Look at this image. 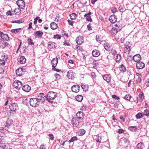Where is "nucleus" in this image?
I'll list each match as a JSON object with an SVG mask.
<instances>
[{"label": "nucleus", "mask_w": 149, "mask_h": 149, "mask_svg": "<svg viewBox=\"0 0 149 149\" xmlns=\"http://www.w3.org/2000/svg\"><path fill=\"white\" fill-rule=\"evenodd\" d=\"M10 45L2 39H0V47L4 49L5 47L9 48Z\"/></svg>", "instance_id": "nucleus-1"}, {"label": "nucleus", "mask_w": 149, "mask_h": 149, "mask_svg": "<svg viewBox=\"0 0 149 149\" xmlns=\"http://www.w3.org/2000/svg\"><path fill=\"white\" fill-rule=\"evenodd\" d=\"M30 105L32 107H36L38 106L39 103L36 98H32L30 100Z\"/></svg>", "instance_id": "nucleus-2"}, {"label": "nucleus", "mask_w": 149, "mask_h": 149, "mask_svg": "<svg viewBox=\"0 0 149 149\" xmlns=\"http://www.w3.org/2000/svg\"><path fill=\"white\" fill-rule=\"evenodd\" d=\"M56 97V93L54 92H50L47 95V99L48 100H54Z\"/></svg>", "instance_id": "nucleus-3"}, {"label": "nucleus", "mask_w": 149, "mask_h": 149, "mask_svg": "<svg viewBox=\"0 0 149 149\" xmlns=\"http://www.w3.org/2000/svg\"><path fill=\"white\" fill-rule=\"evenodd\" d=\"M22 84L21 82L18 80L15 81L13 84V86L16 89H19L22 86Z\"/></svg>", "instance_id": "nucleus-4"}, {"label": "nucleus", "mask_w": 149, "mask_h": 149, "mask_svg": "<svg viewBox=\"0 0 149 149\" xmlns=\"http://www.w3.org/2000/svg\"><path fill=\"white\" fill-rule=\"evenodd\" d=\"M9 108L11 111H15L19 109L18 106L16 103H13L10 104Z\"/></svg>", "instance_id": "nucleus-5"}, {"label": "nucleus", "mask_w": 149, "mask_h": 149, "mask_svg": "<svg viewBox=\"0 0 149 149\" xmlns=\"http://www.w3.org/2000/svg\"><path fill=\"white\" fill-rule=\"evenodd\" d=\"M79 120L76 118H73L72 120V123L74 127H77L79 124Z\"/></svg>", "instance_id": "nucleus-6"}, {"label": "nucleus", "mask_w": 149, "mask_h": 149, "mask_svg": "<svg viewBox=\"0 0 149 149\" xmlns=\"http://www.w3.org/2000/svg\"><path fill=\"white\" fill-rule=\"evenodd\" d=\"M16 3L19 7L21 9H23L24 8L25 4L23 0H18Z\"/></svg>", "instance_id": "nucleus-7"}, {"label": "nucleus", "mask_w": 149, "mask_h": 149, "mask_svg": "<svg viewBox=\"0 0 149 149\" xmlns=\"http://www.w3.org/2000/svg\"><path fill=\"white\" fill-rule=\"evenodd\" d=\"M121 28L122 27L120 26L118 27L117 28H113L111 30L110 32L111 34L112 35H116L118 31L121 30Z\"/></svg>", "instance_id": "nucleus-8"}, {"label": "nucleus", "mask_w": 149, "mask_h": 149, "mask_svg": "<svg viewBox=\"0 0 149 149\" xmlns=\"http://www.w3.org/2000/svg\"><path fill=\"white\" fill-rule=\"evenodd\" d=\"M17 61L20 64H23L25 63L26 59L24 56H19L17 58Z\"/></svg>", "instance_id": "nucleus-9"}, {"label": "nucleus", "mask_w": 149, "mask_h": 149, "mask_svg": "<svg viewBox=\"0 0 149 149\" xmlns=\"http://www.w3.org/2000/svg\"><path fill=\"white\" fill-rule=\"evenodd\" d=\"M25 70L23 68H19L17 69L16 71L17 75L19 76H22L23 74V72Z\"/></svg>", "instance_id": "nucleus-10"}, {"label": "nucleus", "mask_w": 149, "mask_h": 149, "mask_svg": "<svg viewBox=\"0 0 149 149\" xmlns=\"http://www.w3.org/2000/svg\"><path fill=\"white\" fill-rule=\"evenodd\" d=\"M80 88V86L78 85H74L71 87L72 91L76 93L79 91Z\"/></svg>", "instance_id": "nucleus-11"}, {"label": "nucleus", "mask_w": 149, "mask_h": 149, "mask_svg": "<svg viewBox=\"0 0 149 149\" xmlns=\"http://www.w3.org/2000/svg\"><path fill=\"white\" fill-rule=\"evenodd\" d=\"M13 122V121L10 119H8L7 120L5 125V127H4L6 130L7 128H8L12 124Z\"/></svg>", "instance_id": "nucleus-12"}, {"label": "nucleus", "mask_w": 149, "mask_h": 149, "mask_svg": "<svg viewBox=\"0 0 149 149\" xmlns=\"http://www.w3.org/2000/svg\"><path fill=\"white\" fill-rule=\"evenodd\" d=\"M145 66L144 63L142 62L139 61L136 64V67L138 69H142L145 67Z\"/></svg>", "instance_id": "nucleus-13"}, {"label": "nucleus", "mask_w": 149, "mask_h": 149, "mask_svg": "<svg viewBox=\"0 0 149 149\" xmlns=\"http://www.w3.org/2000/svg\"><path fill=\"white\" fill-rule=\"evenodd\" d=\"M91 14V13L89 11L88 13H86L84 15V17H86V19L88 21L91 22L92 21V19L91 16H90Z\"/></svg>", "instance_id": "nucleus-14"}, {"label": "nucleus", "mask_w": 149, "mask_h": 149, "mask_svg": "<svg viewBox=\"0 0 149 149\" xmlns=\"http://www.w3.org/2000/svg\"><path fill=\"white\" fill-rule=\"evenodd\" d=\"M83 41V37L81 36H78L76 39V42L78 45L81 44Z\"/></svg>", "instance_id": "nucleus-15"}, {"label": "nucleus", "mask_w": 149, "mask_h": 149, "mask_svg": "<svg viewBox=\"0 0 149 149\" xmlns=\"http://www.w3.org/2000/svg\"><path fill=\"white\" fill-rule=\"evenodd\" d=\"M58 59L57 57L53 58L51 61V64L52 65V67L54 68L56 66L58 63Z\"/></svg>", "instance_id": "nucleus-16"}, {"label": "nucleus", "mask_w": 149, "mask_h": 149, "mask_svg": "<svg viewBox=\"0 0 149 149\" xmlns=\"http://www.w3.org/2000/svg\"><path fill=\"white\" fill-rule=\"evenodd\" d=\"M109 20L111 23H114L117 21V17L116 16L113 15L109 17Z\"/></svg>", "instance_id": "nucleus-17"}, {"label": "nucleus", "mask_w": 149, "mask_h": 149, "mask_svg": "<svg viewBox=\"0 0 149 149\" xmlns=\"http://www.w3.org/2000/svg\"><path fill=\"white\" fill-rule=\"evenodd\" d=\"M104 80L106 81L107 82H109L111 81V76L110 74H106L102 76Z\"/></svg>", "instance_id": "nucleus-18"}, {"label": "nucleus", "mask_w": 149, "mask_h": 149, "mask_svg": "<svg viewBox=\"0 0 149 149\" xmlns=\"http://www.w3.org/2000/svg\"><path fill=\"white\" fill-rule=\"evenodd\" d=\"M141 58V57L139 54H137L134 55L132 58V60L134 61L138 62H139Z\"/></svg>", "instance_id": "nucleus-19"}, {"label": "nucleus", "mask_w": 149, "mask_h": 149, "mask_svg": "<svg viewBox=\"0 0 149 149\" xmlns=\"http://www.w3.org/2000/svg\"><path fill=\"white\" fill-rule=\"evenodd\" d=\"M74 140H65V141H63V140H60L59 143L61 145L64 146L65 144H66L67 145H70V144L71 142H72Z\"/></svg>", "instance_id": "nucleus-20"}, {"label": "nucleus", "mask_w": 149, "mask_h": 149, "mask_svg": "<svg viewBox=\"0 0 149 149\" xmlns=\"http://www.w3.org/2000/svg\"><path fill=\"white\" fill-rule=\"evenodd\" d=\"M67 76L69 79H72L74 78V74L72 70H70L68 72Z\"/></svg>", "instance_id": "nucleus-21"}, {"label": "nucleus", "mask_w": 149, "mask_h": 149, "mask_svg": "<svg viewBox=\"0 0 149 149\" xmlns=\"http://www.w3.org/2000/svg\"><path fill=\"white\" fill-rule=\"evenodd\" d=\"M0 34H1V39L4 40L8 41L9 40V38L8 35L7 34L2 33V32L0 31Z\"/></svg>", "instance_id": "nucleus-22"}, {"label": "nucleus", "mask_w": 149, "mask_h": 149, "mask_svg": "<svg viewBox=\"0 0 149 149\" xmlns=\"http://www.w3.org/2000/svg\"><path fill=\"white\" fill-rule=\"evenodd\" d=\"M0 149H12V146L9 144L0 145Z\"/></svg>", "instance_id": "nucleus-23"}, {"label": "nucleus", "mask_w": 149, "mask_h": 149, "mask_svg": "<svg viewBox=\"0 0 149 149\" xmlns=\"http://www.w3.org/2000/svg\"><path fill=\"white\" fill-rule=\"evenodd\" d=\"M48 47L49 48L51 49L56 48V44L54 42H48Z\"/></svg>", "instance_id": "nucleus-24"}, {"label": "nucleus", "mask_w": 149, "mask_h": 149, "mask_svg": "<svg viewBox=\"0 0 149 149\" xmlns=\"http://www.w3.org/2000/svg\"><path fill=\"white\" fill-rule=\"evenodd\" d=\"M31 88L28 85H24L22 87L23 90L26 92H29L31 90Z\"/></svg>", "instance_id": "nucleus-25"}, {"label": "nucleus", "mask_w": 149, "mask_h": 149, "mask_svg": "<svg viewBox=\"0 0 149 149\" xmlns=\"http://www.w3.org/2000/svg\"><path fill=\"white\" fill-rule=\"evenodd\" d=\"M92 54L93 56L97 57L100 54V52L97 49H94L92 52Z\"/></svg>", "instance_id": "nucleus-26"}, {"label": "nucleus", "mask_w": 149, "mask_h": 149, "mask_svg": "<svg viewBox=\"0 0 149 149\" xmlns=\"http://www.w3.org/2000/svg\"><path fill=\"white\" fill-rule=\"evenodd\" d=\"M43 35V32L40 31H37L34 33V36H37L40 38H41Z\"/></svg>", "instance_id": "nucleus-27"}, {"label": "nucleus", "mask_w": 149, "mask_h": 149, "mask_svg": "<svg viewBox=\"0 0 149 149\" xmlns=\"http://www.w3.org/2000/svg\"><path fill=\"white\" fill-rule=\"evenodd\" d=\"M76 116L77 117L76 118H78L79 120L80 119H82L83 118V113L82 112L79 111L77 113Z\"/></svg>", "instance_id": "nucleus-28"}, {"label": "nucleus", "mask_w": 149, "mask_h": 149, "mask_svg": "<svg viewBox=\"0 0 149 149\" xmlns=\"http://www.w3.org/2000/svg\"><path fill=\"white\" fill-rule=\"evenodd\" d=\"M36 98L39 103L40 102L43 103L45 101V98L41 96H38Z\"/></svg>", "instance_id": "nucleus-29"}, {"label": "nucleus", "mask_w": 149, "mask_h": 149, "mask_svg": "<svg viewBox=\"0 0 149 149\" xmlns=\"http://www.w3.org/2000/svg\"><path fill=\"white\" fill-rule=\"evenodd\" d=\"M58 27L57 24L54 22H51L50 24L51 28L53 30H55Z\"/></svg>", "instance_id": "nucleus-30"}, {"label": "nucleus", "mask_w": 149, "mask_h": 149, "mask_svg": "<svg viewBox=\"0 0 149 149\" xmlns=\"http://www.w3.org/2000/svg\"><path fill=\"white\" fill-rule=\"evenodd\" d=\"M129 42H126V44L125 45V48L126 49V52H130V51L131 46L128 44H129Z\"/></svg>", "instance_id": "nucleus-31"}, {"label": "nucleus", "mask_w": 149, "mask_h": 149, "mask_svg": "<svg viewBox=\"0 0 149 149\" xmlns=\"http://www.w3.org/2000/svg\"><path fill=\"white\" fill-rule=\"evenodd\" d=\"M119 69L120 71L122 72H124L126 70L125 67L123 64H121L120 66Z\"/></svg>", "instance_id": "nucleus-32"}, {"label": "nucleus", "mask_w": 149, "mask_h": 149, "mask_svg": "<svg viewBox=\"0 0 149 149\" xmlns=\"http://www.w3.org/2000/svg\"><path fill=\"white\" fill-rule=\"evenodd\" d=\"M86 131L83 129L79 130L78 132V134L79 136H82L84 135Z\"/></svg>", "instance_id": "nucleus-33"}, {"label": "nucleus", "mask_w": 149, "mask_h": 149, "mask_svg": "<svg viewBox=\"0 0 149 149\" xmlns=\"http://www.w3.org/2000/svg\"><path fill=\"white\" fill-rule=\"evenodd\" d=\"M83 97L82 96L80 95H78L77 96L75 97L76 100L79 102H81L83 100Z\"/></svg>", "instance_id": "nucleus-34"}, {"label": "nucleus", "mask_w": 149, "mask_h": 149, "mask_svg": "<svg viewBox=\"0 0 149 149\" xmlns=\"http://www.w3.org/2000/svg\"><path fill=\"white\" fill-rule=\"evenodd\" d=\"M144 147V145L142 143H140L137 145V149H143Z\"/></svg>", "instance_id": "nucleus-35"}, {"label": "nucleus", "mask_w": 149, "mask_h": 149, "mask_svg": "<svg viewBox=\"0 0 149 149\" xmlns=\"http://www.w3.org/2000/svg\"><path fill=\"white\" fill-rule=\"evenodd\" d=\"M144 114L141 113H138L136 115V117L137 119H139L143 117Z\"/></svg>", "instance_id": "nucleus-36"}, {"label": "nucleus", "mask_w": 149, "mask_h": 149, "mask_svg": "<svg viewBox=\"0 0 149 149\" xmlns=\"http://www.w3.org/2000/svg\"><path fill=\"white\" fill-rule=\"evenodd\" d=\"M137 129V127L136 126H130L128 128V129L130 131H135Z\"/></svg>", "instance_id": "nucleus-37"}, {"label": "nucleus", "mask_w": 149, "mask_h": 149, "mask_svg": "<svg viewBox=\"0 0 149 149\" xmlns=\"http://www.w3.org/2000/svg\"><path fill=\"white\" fill-rule=\"evenodd\" d=\"M70 19L72 20H74L76 18L77 15L75 13H73L70 15Z\"/></svg>", "instance_id": "nucleus-38"}, {"label": "nucleus", "mask_w": 149, "mask_h": 149, "mask_svg": "<svg viewBox=\"0 0 149 149\" xmlns=\"http://www.w3.org/2000/svg\"><path fill=\"white\" fill-rule=\"evenodd\" d=\"M21 29V28L13 29L11 30V31L12 33L16 34L19 32Z\"/></svg>", "instance_id": "nucleus-39"}, {"label": "nucleus", "mask_w": 149, "mask_h": 149, "mask_svg": "<svg viewBox=\"0 0 149 149\" xmlns=\"http://www.w3.org/2000/svg\"><path fill=\"white\" fill-rule=\"evenodd\" d=\"M109 46V45H108L107 43H104V47L105 49L107 51H109L110 47Z\"/></svg>", "instance_id": "nucleus-40"}, {"label": "nucleus", "mask_w": 149, "mask_h": 149, "mask_svg": "<svg viewBox=\"0 0 149 149\" xmlns=\"http://www.w3.org/2000/svg\"><path fill=\"white\" fill-rule=\"evenodd\" d=\"M24 21L23 19H20L18 20H15L13 21L12 22V23H21L23 22Z\"/></svg>", "instance_id": "nucleus-41"}, {"label": "nucleus", "mask_w": 149, "mask_h": 149, "mask_svg": "<svg viewBox=\"0 0 149 149\" xmlns=\"http://www.w3.org/2000/svg\"><path fill=\"white\" fill-rule=\"evenodd\" d=\"M131 98V96L129 95H126L124 97V99L128 101H130Z\"/></svg>", "instance_id": "nucleus-42"}, {"label": "nucleus", "mask_w": 149, "mask_h": 149, "mask_svg": "<svg viewBox=\"0 0 149 149\" xmlns=\"http://www.w3.org/2000/svg\"><path fill=\"white\" fill-rule=\"evenodd\" d=\"M96 40L97 42L100 43H101V42L102 41L99 35L96 36Z\"/></svg>", "instance_id": "nucleus-43"}, {"label": "nucleus", "mask_w": 149, "mask_h": 149, "mask_svg": "<svg viewBox=\"0 0 149 149\" xmlns=\"http://www.w3.org/2000/svg\"><path fill=\"white\" fill-rule=\"evenodd\" d=\"M144 116H149V110L147 109L145 110L144 111L143 114Z\"/></svg>", "instance_id": "nucleus-44"}, {"label": "nucleus", "mask_w": 149, "mask_h": 149, "mask_svg": "<svg viewBox=\"0 0 149 149\" xmlns=\"http://www.w3.org/2000/svg\"><path fill=\"white\" fill-rule=\"evenodd\" d=\"M121 56L120 54H118L116 56V61L117 62H118L121 59Z\"/></svg>", "instance_id": "nucleus-45"}, {"label": "nucleus", "mask_w": 149, "mask_h": 149, "mask_svg": "<svg viewBox=\"0 0 149 149\" xmlns=\"http://www.w3.org/2000/svg\"><path fill=\"white\" fill-rule=\"evenodd\" d=\"M8 58V56L7 55H2L1 56V58L4 61H6Z\"/></svg>", "instance_id": "nucleus-46"}, {"label": "nucleus", "mask_w": 149, "mask_h": 149, "mask_svg": "<svg viewBox=\"0 0 149 149\" xmlns=\"http://www.w3.org/2000/svg\"><path fill=\"white\" fill-rule=\"evenodd\" d=\"M54 76L57 79L59 80L61 78V75L58 74H54Z\"/></svg>", "instance_id": "nucleus-47"}, {"label": "nucleus", "mask_w": 149, "mask_h": 149, "mask_svg": "<svg viewBox=\"0 0 149 149\" xmlns=\"http://www.w3.org/2000/svg\"><path fill=\"white\" fill-rule=\"evenodd\" d=\"M61 36L58 34L54 36V39H60L61 38Z\"/></svg>", "instance_id": "nucleus-48"}, {"label": "nucleus", "mask_w": 149, "mask_h": 149, "mask_svg": "<svg viewBox=\"0 0 149 149\" xmlns=\"http://www.w3.org/2000/svg\"><path fill=\"white\" fill-rule=\"evenodd\" d=\"M127 59L131 61L132 60V56L129 54V52L128 53V55L127 56Z\"/></svg>", "instance_id": "nucleus-49"}, {"label": "nucleus", "mask_w": 149, "mask_h": 149, "mask_svg": "<svg viewBox=\"0 0 149 149\" xmlns=\"http://www.w3.org/2000/svg\"><path fill=\"white\" fill-rule=\"evenodd\" d=\"M28 44L30 45H33L34 43L33 42L31 38H29L28 40Z\"/></svg>", "instance_id": "nucleus-50"}, {"label": "nucleus", "mask_w": 149, "mask_h": 149, "mask_svg": "<svg viewBox=\"0 0 149 149\" xmlns=\"http://www.w3.org/2000/svg\"><path fill=\"white\" fill-rule=\"evenodd\" d=\"M81 87L84 91H86L87 89V86L82 84Z\"/></svg>", "instance_id": "nucleus-51"}, {"label": "nucleus", "mask_w": 149, "mask_h": 149, "mask_svg": "<svg viewBox=\"0 0 149 149\" xmlns=\"http://www.w3.org/2000/svg\"><path fill=\"white\" fill-rule=\"evenodd\" d=\"M139 97L140 98V100H139V101H141L144 99L143 94V93H139Z\"/></svg>", "instance_id": "nucleus-52"}, {"label": "nucleus", "mask_w": 149, "mask_h": 149, "mask_svg": "<svg viewBox=\"0 0 149 149\" xmlns=\"http://www.w3.org/2000/svg\"><path fill=\"white\" fill-rule=\"evenodd\" d=\"M16 135V139H19V138H21V139H22V137H23V135L18 134H17Z\"/></svg>", "instance_id": "nucleus-53"}, {"label": "nucleus", "mask_w": 149, "mask_h": 149, "mask_svg": "<svg viewBox=\"0 0 149 149\" xmlns=\"http://www.w3.org/2000/svg\"><path fill=\"white\" fill-rule=\"evenodd\" d=\"M91 24L89 23L87 25V27L88 30L90 31L92 30L91 28Z\"/></svg>", "instance_id": "nucleus-54"}, {"label": "nucleus", "mask_w": 149, "mask_h": 149, "mask_svg": "<svg viewBox=\"0 0 149 149\" xmlns=\"http://www.w3.org/2000/svg\"><path fill=\"white\" fill-rule=\"evenodd\" d=\"M120 102L119 101H117L114 104V107L116 108H117Z\"/></svg>", "instance_id": "nucleus-55"}, {"label": "nucleus", "mask_w": 149, "mask_h": 149, "mask_svg": "<svg viewBox=\"0 0 149 149\" xmlns=\"http://www.w3.org/2000/svg\"><path fill=\"white\" fill-rule=\"evenodd\" d=\"M46 147L45 144H43L40 146V149H46Z\"/></svg>", "instance_id": "nucleus-56"}, {"label": "nucleus", "mask_w": 149, "mask_h": 149, "mask_svg": "<svg viewBox=\"0 0 149 149\" xmlns=\"http://www.w3.org/2000/svg\"><path fill=\"white\" fill-rule=\"evenodd\" d=\"M118 9L119 11L121 12H123L124 10V8L123 7L121 6L119 7Z\"/></svg>", "instance_id": "nucleus-57"}, {"label": "nucleus", "mask_w": 149, "mask_h": 149, "mask_svg": "<svg viewBox=\"0 0 149 149\" xmlns=\"http://www.w3.org/2000/svg\"><path fill=\"white\" fill-rule=\"evenodd\" d=\"M112 98L116 99V100H119L120 99V98L118 97L116 95H113L112 96Z\"/></svg>", "instance_id": "nucleus-58"}, {"label": "nucleus", "mask_w": 149, "mask_h": 149, "mask_svg": "<svg viewBox=\"0 0 149 149\" xmlns=\"http://www.w3.org/2000/svg\"><path fill=\"white\" fill-rule=\"evenodd\" d=\"M5 64V61L4 60H3V59H0V64L4 65Z\"/></svg>", "instance_id": "nucleus-59"}, {"label": "nucleus", "mask_w": 149, "mask_h": 149, "mask_svg": "<svg viewBox=\"0 0 149 149\" xmlns=\"http://www.w3.org/2000/svg\"><path fill=\"white\" fill-rule=\"evenodd\" d=\"M91 77L93 79H95V78L96 75H95V72H91Z\"/></svg>", "instance_id": "nucleus-60"}, {"label": "nucleus", "mask_w": 149, "mask_h": 149, "mask_svg": "<svg viewBox=\"0 0 149 149\" xmlns=\"http://www.w3.org/2000/svg\"><path fill=\"white\" fill-rule=\"evenodd\" d=\"M111 52L113 55H115L116 54V51L114 49H112L111 50Z\"/></svg>", "instance_id": "nucleus-61"}, {"label": "nucleus", "mask_w": 149, "mask_h": 149, "mask_svg": "<svg viewBox=\"0 0 149 149\" xmlns=\"http://www.w3.org/2000/svg\"><path fill=\"white\" fill-rule=\"evenodd\" d=\"M49 136L50 137V140H54V137L53 135L52 134H49Z\"/></svg>", "instance_id": "nucleus-62"}, {"label": "nucleus", "mask_w": 149, "mask_h": 149, "mask_svg": "<svg viewBox=\"0 0 149 149\" xmlns=\"http://www.w3.org/2000/svg\"><path fill=\"white\" fill-rule=\"evenodd\" d=\"M124 132L123 130L122 129H119L118 131V132L119 134H121L123 133Z\"/></svg>", "instance_id": "nucleus-63"}, {"label": "nucleus", "mask_w": 149, "mask_h": 149, "mask_svg": "<svg viewBox=\"0 0 149 149\" xmlns=\"http://www.w3.org/2000/svg\"><path fill=\"white\" fill-rule=\"evenodd\" d=\"M145 84L146 86H149V79H148L146 80Z\"/></svg>", "instance_id": "nucleus-64"}]
</instances>
